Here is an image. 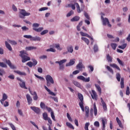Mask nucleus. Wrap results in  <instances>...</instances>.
I'll use <instances>...</instances> for the list:
<instances>
[{
  "label": "nucleus",
  "instance_id": "8",
  "mask_svg": "<svg viewBox=\"0 0 130 130\" xmlns=\"http://www.w3.org/2000/svg\"><path fill=\"white\" fill-rule=\"evenodd\" d=\"M17 80H18V81H20V82L19 83V85L21 87V88H22L23 89H25V90H27V89H28L26 87V83H25V82L22 81L21 78H17Z\"/></svg>",
  "mask_w": 130,
  "mask_h": 130
},
{
  "label": "nucleus",
  "instance_id": "2",
  "mask_svg": "<svg viewBox=\"0 0 130 130\" xmlns=\"http://www.w3.org/2000/svg\"><path fill=\"white\" fill-rule=\"evenodd\" d=\"M78 96L79 99L80 100V102L79 103V106L80 108H81L83 112H84L85 111V109L84 108V96H83V94L80 93H78Z\"/></svg>",
  "mask_w": 130,
  "mask_h": 130
},
{
  "label": "nucleus",
  "instance_id": "3",
  "mask_svg": "<svg viewBox=\"0 0 130 130\" xmlns=\"http://www.w3.org/2000/svg\"><path fill=\"white\" fill-rule=\"evenodd\" d=\"M46 80L47 81V87H51V84H54V81L53 80V78L52 77L49 75H47L46 76Z\"/></svg>",
  "mask_w": 130,
  "mask_h": 130
},
{
  "label": "nucleus",
  "instance_id": "26",
  "mask_svg": "<svg viewBox=\"0 0 130 130\" xmlns=\"http://www.w3.org/2000/svg\"><path fill=\"white\" fill-rule=\"evenodd\" d=\"M116 121L118 124V125L121 127V128H123V126L122 125V123H121V121L119 120V118L118 117H116Z\"/></svg>",
  "mask_w": 130,
  "mask_h": 130
},
{
  "label": "nucleus",
  "instance_id": "34",
  "mask_svg": "<svg viewBox=\"0 0 130 130\" xmlns=\"http://www.w3.org/2000/svg\"><path fill=\"white\" fill-rule=\"evenodd\" d=\"M73 83L74 85H75V86H76V87H78V88H81V84H80V83L76 81H73Z\"/></svg>",
  "mask_w": 130,
  "mask_h": 130
},
{
  "label": "nucleus",
  "instance_id": "5",
  "mask_svg": "<svg viewBox=\"0 0 130 130\" xmlns=\"http://www.w3.org/2000/svg\"><path fill=\"white\" fill-rule=\"evenodd\" d=\"M67 61V59H64L62 60H61L60 61H56L55 63H58L59 65V70L61 71H63L64 70V66L62 64L63 63H64Z\"/></svg>",
  "mask_w": 130,
  "mask_h": 130
},
{
  "label": "nucleus",
  "instance_id": "60",
  "mask_svg": "<svg viewBox=\"0 0 130 130\" xmlns=\"http://www.w3.org/2000/svg\"><path fill=\"white\" fill-rule=\"evenodd\" d=\"M130 92H129V87L127 86L126 87V95H129Z\"/></svg>",
  "mask_w": 130,
  "mask_h": 130
},
{
  "label": "nucleus",
  "instance_id": "1",
  "mask_svg": "<svg viewBox=\"0 0 130 130\" xmlns=\"http://www.w3.org/2000/svg\"><path fill=\"white\" fill-rule=\"evenodd\" d=\"M19 52V56H20V57H21L22 58V62L24 63V62H26V61L30 60L31 58H30V57L28 56V53H27L26 51L22 50L20 51Z\"/></svg>",
  "mask_w": 130,
  "mask_h": 130
},
{
  "label": "nucleus",
  "instance_id": "22",
  "mask_svg": "<svg viewBox=\"0 0 130 130\" xmlns=\"http://www.w3.org/2000/svg\"><path fill=\"white\" fill-rule=\"evenodd\" d=\"M5 45L7 48L8 49L9 51H12L13 50L12 46H11V45H10V44H9V43L7 41H5Z\"/></svg>",
  "mask_w": 130,
  "mask_h": 130
},
{
  "label": "nucleus",
  "instance_id": "14",
  "mask_svg": "<svg viewBox=\"0 0 130 130\" xmlns=\"http://www.w3.org/2000/svg\"><path fill=\"white\" fill-rule=\"evenodd\" d=\"M80 34L81 36L88 37V38H90L91 40L92 41L91 43H93L94 42V40L93 39V38H92L91 36H89L87 34L84 33L83 31L80 32Z\"/></svg>",
  "mask_w": 130,
  "mask_h": 130
},
{
  "label": "nucleus",
  "instance_id": "40",
  "mask_svg": "<svg viewBox=\"0 0 130 130\" xmlns=\"http://www.w3.org/2000/svg\"><path fill=\"white\" fill-rule=\"evenodd\" d=\"M8 41L9 42V43H11L12 45H17V43L15 41L8 40Z\"/></svg>",
  "mask_w": 130,
  "mask_h": 130
},
{
  "label": "nucleus",
  "instance_id": "42",
  "mask_svg": "<svg viewBox=\"0 0 130 130\" xmlns=\"http://www.w3.org/2000/svg\"><path fill=\"white\" fill-rule=\"evenodd\" d=\"M55 48L58 49V50H62V49L61 48H60V46L59 44H55Z\"/></svg>",
  "mask_w": 130,
  "mask_h": 130
},
{
  "label": "nucleus",
  "instance_id": "13",
  "mask_svg": "<svg viewBox=\"0 0 130 130\" xmlns=\"http://www.w3.org/2000/svg\"><path fill=\"white\" fill-rule=\"evenodd\" d=\"M83 68L85 69V67H83V63H82V61H80L79 63L76 66V69L82 72L83 71Z\"/></svg>",
  "mask_w": 130,
  "mask_h": 130
},
{
  "label": "nucleus",
  "instance_id": "16",
  "mask_svg": "<svg viewBox=\"0 0 130 130\" xmlns=\"http://www.w3.org/2000/svg\"><path fill=\"white\" fill-rule=\"evenodd\" d=\"M30 93L31 95L34 96L33 99L35 100V101L38 100V95H37V93L36 91H34L33 93H32V91H30Z\"/></svg>",
  "mask_w": 130,
  "mask_h": 130
},
{
  "label": "nucleus",
  "instance_id": "29",
  "mask_svg": "<svg viewBox=\"0 0 130 130\" xmlns=\"http://www.w3.org/2000/svg\"><path fill=\"white\" fill-rule=\"evenodd\" d=\"M120 85L121 89H123L124 88V78H121Z\"/></svg>",
  "mask_w": 130,
  "mask_h": 130
},
{
  "label": "nucleus",
  "instance_id": "20",
  "mask_svg": "<svg viewBox=\"0 0 130 130\" xmlns=\"http://www.w3.org/2000/svg\"><path fill=\"white\" fill-rule=\"evenodd\" d=\"M75 59H71L70 62L66 64V67H71L72 66H74L75 64Z\"/></svg>",
  "mask_w": 130,
  "mask_h": 130
},
{
  "label": "nucleus",
  "instance_id": "61",
  "mask_svg": "<svg viewBox=\"0 0 130 130\" xmlns=\"http://www.w3.org/2000/svg\"><path fill=\"white\" fill-rule=\"evenodd\" d=\"M2 105H4V107H8L9 106V102L6 101L5 103L3 102V104Z\"/></svg>",
  "mask_w": 130,
  "mask_h": 130
},
{
  "label": "nucleus",
  "instance_id": "28",
  "mask_svg": "<svg viewBox=\"0 0 130 130\" xmlns=\"http://www.w3.org/2000/svg\"><path fill=\"white\" fill-rule=\"evenodd\" d=\"M93 110L94 112V115L95 116H96V115H97V114L98 113L97 107H96V103H94L93 104Z\"/></svg>",
  "mask_w": 130,
  "mask_h": 130
},
{
  "label": "nucleus",
  "instance_id": "53",
  "mask_svg": "<svg viewBox=\"0 0 130 130\" xmlns=\"http://www.w3.org/2000/svg\"><path fill=\"white\" fill-rule=\"evenodd\" d=\"M23 37L27 39H31L33 38L31 35H24Z\"/></svg>",
  "mask_w": 130,
  "mask_h": 130
},
{
  "label": "nucleus",
  "instance_id": "55",
  "mask_svg": "<svg viewBox=\"0 0 130 130\" xmlns=\"http://www.w3.org/2000/svg\"><path fill=\"white\" fill-rule=\"evenodd\" d=\"M46 10H48V7L41 8L39 10V12H42V11H46Z\"/></svg>",
  "mask_w": 130,
  "mask_h": 130
},
{
  "label": "nucleus",
  "instance_id": "44",
  "mask_svg": "<svg viewBox=\"0 0 130 130\" xmlns=\"http://www.w3.org/2000/svg\"><path fill=\"white\" fill-rule=\"evenodd\" d=\"M127 45L126 44H124L122 45L121 46H119L118 48H120V49H124V48H125V47H126Z\"/></svg>",
  "mask_w": 130,
  "mask_h": 130
},
{
  "label": "nucleus",
  "instance_id": "58",
  "mask_svg": "<svg viewBox=\"0 0 130 130\" xmlns=\"http://www.w3.org/2000/svg\"><path fill=\"white\" fill-rule=\"evenodd\" d=\"M94 126H96V127H99L100 126V123L98 121H95L94 123Z\"/></svg>",
  "mask_w": 130,
  "mask_h": 130
},
{
  "label": "nucleus",
  "instance_id": "4",
  "mask_svg": "<svg viewBox=\"0 0 130 130\" xmlns=\"http://www.w3.org/2000/svg\"><path fill=\"white\" fill-rule=\"evenodd\" d=\"M20 14L19 15V18L21 19H25V17L27 16H30L31 14L29 12H26L24 9H19Z\"/></svg>",
  "mask_w": 130,
  "mask_h": 130
},
{
  "label": "nucleus",
  "instance_id": "18",
  "mask_svg": "<svg viewBox=\"0 0 130 130\" xmlns=\"http://www.w3.org/2000/svg\"><path fill=\"white\" fill-rule=\"evenodd\" d=\"M44 88L45 90L48 92L49 95H51L52 96H55V95H56L55 93H54V92L51 91V90H50V89H49L45 85Z\"/></svg>",
  "mask_w": 130,
  "mask_h": 130
},
{
  "label": "nucleus",
  "instance_id": "41",
  "mask_svg": "<svg viewBox=\"0 0 130 130\" xmlns=\"http://www.w3.org/2000/svg\"><path fill=\"white\" fill-rule=\"evenodd\" d=\"M26 66H28L29 68H32V67H34V64L31 61H29L26 63Z\"/></svg>",
  "mask_w": 130,
  "mask_h": 130
},
{
  "label": "nucleus",
  "instance_id": "35",
  "mask_svg": "<svg viewBox=\"0 0 130 130\" xmlns=\"http://www.w3.org/2000/svg\"><path fill=\"white\" fill-rule=\"evenodd\" d=\"M117 60L118 63L120 64V66H121L122 67H123V66H124V63L123 62H122V61L121 60H120V59H119V58H117Z\"/></svg>",
  "mask_w": 130,
  "mask_h": 130
},
{
  "label": "nucleus",
  "instance_id": "47",
  "mask_svg": "<svg viewBox=\"0 0 130 130\" xmlns=\"http://www.w3.org/2000/svg\"><path fill=\"white\" fill-rule=\"evenodd\" d=\"M46 51H47V52L50 51L51 52H55V51H56V50H55V49H54L52 48H50V49H47Z\"/></svg>",
  "mask_w": 130,
  "mask_h": 130
},
{
  "label": "nucleus",
  "instance_id": "43",
  "mask_svg": "<svg viewBox=\"0 0 130 130\" xmlns=\"http://www.w3.org/2000/svg\"><path fill=\"white\" fill-rule=\"evenodd\" d=\"M89 125H90V123L89 122H86L84 126V129L85 130H89Z\"/></svg>",
  "mask_w": 130,
  "mask_h": 130
},
{
  "label": "nucleus",
  "instance_id": "21",
  "mask_svg": "<svg viewBox=\"0 0 130 130\" xmlns=\"http://www.w3.org/2000/svg\"><path fill=\"white\" fill-rule=\"evenodd\" d=\"M8 99V95H7V94L4 93L3 95L2 99L0 101V102L2 104H4V102L5 100H7Z\"/></svg>",
  "mask_w": 130,
  "mask_h": 130
},
{
  "label": "nucleus",
  "instance_id": "31",
  "mask_svg": "<svg viewBox=\"0 0 130 130\" xmlns=\"http://www.w3.org/2000/svg\"><path fill=\"white\" fill-rule=\"evenodd\" d=\"M43 117L44 120H47V119L49 118L48 117V114H47V113L46 112H45L43 114Z\"/></svg>",
  "mask_w": 130,
  "mask_h": 130
},
{
  "label": "nucleus",
  "instance_id": "57",
  "mask_svg": "<svg viewBox=\"0 0 130 130\" xmlns=\"http://www.w3.org/2000/svg\"><path fill=\"white\" fill-rule=\"evenodd\" d=\"M0 67L1 68H7V64L3 62H0Z\"/></svg>",
  "mask_w": 130,
  "mask_h": 130
},
{
  "label": "nucleus",
  "instance_id": "30",
  "mask_svg": "<svg viewBox=\"0 0 130 130\" xmlns=\"http://www.w3.org/2000/svg\"><path fill=\"white\" fill-rule=\"evenodd\" d=\"M81 39H82V40L84 41V42H85V43H86V44L87 45H89V43H90V41H89V39H88L85 37H82Z\"/></svg>",
  "mask_w": 130,
  "mask_h": 130
},
{
  "label": "nucleus",
  "instance_id": "11",
  "mask_svg": "<svg viewBox=\"0 0 130 130\" xmlns=\"http://www.w3.org/2000/svg\"><path fill=\"white\" fill-rule=\"evenodd\" d=\"M91 92V98H92L93 100H95V101H97V100H98V95H97V93L94 90H92Z\"/></svg>",
  "mask_w": 130,
  "mask_h": 130
},
{
  "label": "nucleus",
  "instance_id": "12",
  "mask_svg": "<svg viewBox=\"0 0 130 130\" xmlns=\"http://www.w3.org/2000/svg\"><path fill=\"white\" fill-rule=\"evenodd\" d=\"M77 79L78 80H81V81H83V82H90V77H88L87 78H85L83 76H79L77 77Z\"/></svg>",
  "mask_w": 130,
  "mask_h": 130
},
{
  "label": "nucleus",
  "instance_id": "32",
  "mask_svg": "<svg viewBox=\"0 0 130 130\" xmlns=\"http://www.w3.org/2000/svg\"><path fill=\"white\" fill-rule=\"evenodd\" d=\"M66 125H67L68 127H70V128H72V129H75V127H74V126L69 122H66Z\"/></svg>",
  "mask_w": 130,
  "mask_h": 130
},
{
  "label": "nucleus",
  "instance_id": "23",
  "mask_svg": "<svg viewBox=\"0 0 130 130\" xmlns=\"http://www.w3.org/2000/svg\"><path fill=\"white\" fill-rule=\"evenodd\" d=\"M85 111L86 117H89V111H90V109L89 108V107L86 106L85 107Z\"/></svg>",
  "mask_w": 130,
  "mask_h": 130
},
{
  "label": "nucleus",
  "instance_id": "48",
  "mask_svg": "<svg viewBox=\"0 0 130 130\" xmlns=\"http://www.w3.org/2000/svg\"><path fill=\"white\" fill-rule=\"evenodd\" d=\"M68 6L70 8H72V10H76V6H75V5L73 4H69Z\"/></svg>",
  "mask_w": 130,
  "mask_h": 130
},
{
  "label": "nucleus",
  "instance_id": "25",
  "mask_svg": "<svg viewBox=\"0 0 130 130\" xmlns=\"http://www.w3.org/2000/svg\"><path fill=\"white\" fill-rule=\"evenodd\" d=\"M110 66L114 69H116V70H118V71H120V68H119V67H118V66L115 63L111 64Z\"/></svg>",
  "mask_w": 130,
  "mask_h": 130
},
{
  "label": "nucleus",
  "instance_id": "10",
  "mask_svg": "<svg viewBox=\"0 0 130 130\" xmlns=\"http://www.w3.org/2000/svg\"><path fill=\"white\" fill-rule=\"evenodd\" d=\"M75 5L76 6V8H77V11L78 13H81V12L84 11V9L85 8V6H84V5L82 4V7L81 8V9L80 8V5L78 4V3H75Z\"/></svg>",
  "mask_w": 130,
  "mask_h": 130
},
{
  "label": "nucleus",
  "instance_id": "15",
  "mask_svg": "<svg viewBox=\"0 0 130 130\" xmlns=\"http://www.w3.org/2000/svg\"><path fill=\"white\" fill-rule=\"evenodd\" d=\"M101 100L104 111H107V105H106V103H105L102 98H101Z\"/></svg>",
  "mask_w": 130,
  "mask_h": 130
},
{
  "label": "nucleus",
  "instance_id": "17",
  "mask_svg": "<svg viewBox=\"0 0 130 130\" xmlns=\"http://www.w3.org/2000/svg\"><path fill=\"white\" fill-rule=\"evenodd\" d=\"M26 99L27 100V103L28 105H30V104H32V101L33 100L32 99V98H31V96L29 95V94H26Z\"/></svg>",
  "mask_w": 130,
  "mask_h": 130
},
{
  "label": "nucleus",
  "instance_id": "51",
  "mask_svg": "<svg viewBox=\"0 0 130 130\" xmlns=\"http://www.w3.org/2000/svg\"><path fill=\"white\" fill-rule=\"evenodd\" d=\"M107 69L110 73H111V74H113V70L110 68L109 66H107Z\"/></svg>",
  "mask_w": 130,
  "mask_h": 130
},
{
  "label": "nucleus",
  "instance_id": "6",
  "mask_svg": "<svg viewBox=\"0 0 130 130\" xmlns=\"http://www.w3.org/2000/svg\"><path fill=\"white\" fill-rule=\"evenodd\" d=\"M39 24L37 23H35L32 24V27L34 28H32L34 31H36V32H41L42 30H43V27H39Z\"/></svg>",
  "mask_w": 130,
  "mask_h": 130
},
{
  "label": "nucleus",
  "instance_id": "33",
  "mask_svg": "<svg viewBox=\"0 0 130 130\" xmlns=\"http://www.w3.org/2000/svg\"><path fill=\"white\" fill-rule=\"evenodd\" d=\"M26 50H33V49H37V47L33 46H29L25 48Z\"/></svg>",
  "mask_w": 130,
  "mask_h": 130
},
{
  "label": "nucleus",
  "instance_id": "54",
  "mask_svg": "<svg viewBox=\"0 0 130 130\" xmlns=\"http://www.w3.org/2000/svg\"><path fill=\"white\" fill-rule=\"evenodd\" d=\"M116 79L118 82H120V74L119 73L116 74Z\"/></svg>",
  "mask_w": 130,
  "mask_h": 130
},
{
  "label": "nucleus",
  "instance_id": "9",
  "mask_svg": "<svg viewBox=\"0 0 130 130\" xmlns=\"http://www.w3.org/2000/svg\"><path fill=\"white\" fill-rule=\"evenodd\" d=\"M30 109H31L32 111H34V112H35V113L37 114H40V112L41 111L40 108L35 106H31L30 107Z\"/></svg>",
  "mask_w": 130,
  "mask_h": 130
},
{
  "label": "nucleus",
  "instance_id": "56",
  "mask_svg": "<svg viewBox=\"0 0 130 130\" xmlns=\"http://www.w3.org/2000/svg\"><path fill=\"white\" fill-rule=\"evenodd\" d=\"M35 77H36V78H38V79H40L41 81H44V78L43 77H42L41 76H39L37 74H35Z\"/></svg>",
  "mask_w": 130,
  "mask_h": 130
},
{
  "label": "nucleus",
  "instance_id": "19",
  "mask_svg": "<svg viewBox=\"0 0 130 130\" xmlns=\"http://www.w3.org/2000/svg\"><path fill=\"white\" fill-rule=\"evenodd\" d=\"M67 49L70 53H73L74 52V47L72 45L68 46Z\"/></svg>",
  "mask_w": 130,
  "mask_h": 130
},
{
  "label": "nucleus",
  "instance_id": "36",
  "mask_svg": "<svg viewBox=\"0 0 130 130\" xmlns=\"http://www.w3.org/2000/svg\"><path fill=\"white\" fill-rule=\"evenodd\" d=\"M15 73L18 75H20V76H26V73L25 72H22L21 71H15Z\"/></svg>",
  "mask_w": 130,
  "mask_h": 130
},
{
  "label": "nucleus",
  "instance_id": "50",
  "mask_svg": "<svg viewBox=\"0 0 130 130\" xmlns=\"http://www.w3.org/2000/svg\"><path fill=\"white\" fill-rule=\"evenodd\" d=\"M51 116L53 120H54V121H55V116H54V113L53 112V111H52L51 112Z\"/></svg>",
  "mask_w": 130,
  "mask_h": 130
},
{
  "label": "nucleus",
  "instance_id": "39",
  "mask_svg": "<svg viewBox=\"0 0 130 130\" xmlns=\"http://www.w3.org/2000/svg\"><path fill=\"white\" fill-rule=\"evenodd\" d=\"M111 46L114 50H115L116 49V46H117V45L115 43H111Z\"/></svg>",
  "mask_w": 130,
  "mask_h": 130
},
{
  "label": "nucleus",
  "instance_id": "63",
  "mask_svg": "<svg viewBox=\"0 0 130 130\" xmlns=\"http://www.w3.org/2000/svg\"><path fill=\"white\" fill-rule=\"evenodd\" d=\"M67 117L70 121H73V120L72 119V117H71V115H70V114L69 113H67Z\"/></svg>",
  "mask_w": 130,
  "mask_h": 130
},
{
  "label": "nucleus",
  "instance_id": "49",
  "mask_svg": "<svg viewBox=\"0 0 130 130\" xmlns=\"http://www.w3.org/2000/svg\"><path fill=\"white\" fill-rule=\"evenodd\" d=\"M95 86L96 87V89H98V91L100 94H101V87H100V86L97 85V84H95Z\"/></svg>",
  "mask_w": 130,
  "mask_h": 130
},
{
  "label": "nucleus",
  "instance_id": "52",
  "mask_svg": "<svg viewBox=\"0 0 130 130\" xmlns=\"http://www.w3.org/2000/svg\"><path fill=\"white\" fill-rule=\"evenodd\" d=\"M72 15H74V11L71 10L67 14V17H71Z\"/></svg>",
  "mask_w": 130,
  "mask_h": 130
},
{
  "label": "nucleus",
  "instance_id": "45",
  "mask_svg": "<svg viewBox=\"0 0 130 130\" xmlns=\"http://www.w3.org/2000/svg\"><path fill=\"white\" fill-rule=\"evenodd\" d=\"M31 60L33 62L32 63L34 64V67H35V66H36L37 63H38V62L35 58H32Z\"/></svg>",
  "mask_w": 130,
  "mask_h": 130
},
{
  "label": "nucleus",
  "instance_id": "46",
  "mask_svg": "<svg viewBox=\"0 0 130 130\" xmlns=\"http://www.w3.org/2000/svg\"><path fill=\"white\" fill-rule=\"evenodd\" d=\"M40 107H41V108H42V109H44V108H45V107L46 108V107L45 106V104H44V103H43L42 102H41Z\"/></svg>",
  "mask_w": 130,
  "mask_h": 130
},
{
  "label": "nucleus",
  "instance_id": "62",
  "mask_svg": "<svg viewBox=\"0 0 130 130\" xmlns=\"http://www.w3.org/2000/svg\"><path fill=\"white\" fill-rule=\"evenodd\" d=\"M9 125H10L11 128L13 130H16V127H15V125H14V124H13V123H9Z\"/></svg>",
  "mask_w": 130,
  "mask_h": 130
},
{
  "label": "nucleus",
  "instance_id": "27",
  "mask_svg": "<svg viewBox=\"0 0 130 130\" xmlns=\"http://www.w3.org/2000/svg\"><path fill=\"white\" fill-rule=\"evenodd\" d=\"M80 20V17L76 16L71 19V22H77Z\"/></svg>",
  "mask_w": 130,
  "mask_h": 130
},
{
  "label": "nucleus",
  "instance_id": "24",
  "mask_svg": "<svg viewBox=\"0 0 130 130\" xmlns=\"http://www.w3.org/2000/svg\"><path fill=\"white\" fill-rule=\"evenodd\" d=\"M31 41H40L41 40V38L39 37H32L31 39H30Z\"/></svg>",
  "mask_w": 130,
  "mask_h": 130
},
{
  "label": "nucleus",
  "instance_id": "37",
  "mask_svg": "<svg viewBox=\"0 0 130 130\" xmlns=\"http://www.w3.org/2000/svg\"><path fill=\"white\" fill-rule=\"evenodd\" d=\"M102 124H103V128L102 130H105V122H106V119H102Z\"/></svg>",
  "mask_w": 130,
  "mask_h": 130
},
{
  "label": "nucleus",
  "instance_id": "59",
  "mask_svg": "<svg viewBox=\"0 0 130 130\" xmlns=\"http://www.w3.org/2000/svg\"><path fill=\"white\" fill-rule=\"evenodd\" d=\"M47 33H48V30L46 29L41 32V35H44L45 34H47Z\"/></svg>",
  "mask_w": 130,
  "mask_h": 130
},
{
  "label": "nucleus",
  "instance_id": "64",
  "mask_svg": "<svg viewBox=\"0 0 130 130\" xmlns=\"http://www.w3.org/2000/svg\"><path fill=\"white\" fill-rule=\"evenodd\" d=\"M93 50L94 52H97V51H98V46L94 45L93 47Z\"/></svg>",
  "mask_w": 130,
  "mask_h": 130
},
{
  "label": "nucleus",
  "instance_id": "38",
  "mask_svg": "<svg viewBox=\"0 0 130 130\" xmlns=\"http://www.w3.org/2000/svg\"><path fill=\"white\" fill-rule=\"evenodd\" d=\"M107 59L108 61H109L110 62H112V57L110 56V55H109V54L107 55Z\"/></svg>",
  "mask_w": 130,
  "mask_h": 130
},
{
  "label": "nucleus",
  "instance_id": "7",
  "mask_svg": "<svg viewBox=\"0 0 130 130\" xmlns=\"http://www.w3.org/2000/svg\"><path fill=\"white\" fill-rule=\"evenodd\" d=\"M101 19L102 20L103 24L104 26H106V25H108V27H111V25L110 24V23L109 22V20H108V18L103 17L102 16H101Z\"/></svg>",
  "mask_w": 130,
  "mask_h": 130
}]
</instances>
